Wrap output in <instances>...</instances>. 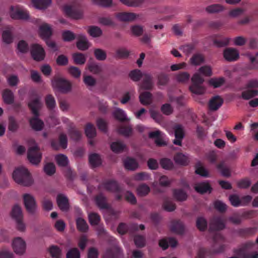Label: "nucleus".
<instances>
[{
	"label": "nucleus",
	"mask_w": 258,
	"mask_h": 258,
	"mask_svg": "<svg viewBox=\"0 0 258 258\" xmlns=\"http://www.w3.org/2000/svg\"><path fill=\"white\" fill-rule=\"evenodd\" d=\"M225 220L222 217H216L212 221L210 229L211 231L222 230L225 228Z\"/></svg>",
	"instance_id": "nucleus-14"
},
{
	"label": "nucleus",
	"mask_w": 258,
	"mask_h": 258,
	"mask_svg": "<svg viewBox=\"0 0 258 258\" xmlns=\"http://www.w3.org/2000/svg\"><path fill=\"white\" fill-rule=\"evenodd\" d=\"M120 2L128 7H136L141 6L144 0H119Z\"/></svg>",
	"instance_id": "nucleus-46"
},
{
	"label": "nucleus",
	"mask_w": 258,
	"mask_h": 258,
	"mask_svg": "<svg viewBox=\"0 0 258 258\" xmlns=\"http://www.w3.org/2000/svg\"><path fill=\"white\" fill-rule=\"evenodd\" d=\"M89 160L90 165L93 167L99 166L102 162L100 156L96 153L91 154L89 157Z\"/></svg>",
	"instance_id": "nucleus-28"
},
{
	"label": "nucleus",
	"mask_w": 258,
	"mask_h": 258,
	"mask_svg": "<svg viewBox=\"0 0 258 258\" xmlns=\"http://www.w3.org/2000/svg\"><path fill=\"white\" fill-rule=\"evenodd\" d=\"M149 177V176L148 174L141 172L138 174H136L133 177V178L129 181H127V184L130 186H134V184H132V180H144L146 179H148Z\"/></svg>",
	"instance_id": "nucleus-38"
},
{
	"label": "nucleus",
	"mask_w": 258,
	"mask_h": 258,
	"mask_svg": "<svg viewBox=\"0 0 258 258\" xmlns=\"http://www.w3.org/2000/svg\"><path fill=\"white\" fill-rule=\"evenodd\" d=\"M165 127L169 134L174 135L175 139L173 141V143L181 145L182 140L184 137L183 127L180 124L173 125L171 123H169Z\"/></svg>",
	"instance_id": "nucleus-5"
},
{
	"label": "nucleus",
	"mask_w": 258,
	"mask_h": 258,
	"mask_svg": "<svg viewBox=\"0 0 258 258\" xmlns=\"http://www.w3.org/2000/svg\"><path fill=\"white\" fill-rule=\"evenodd\" d=\"M46 104L47 107L50 109L54 108L56 106L55 101L53 96L48 95L45 99Z\"/></svg>",
	"instance_id": "nucleus-61"
},
{
	"label": "nucleus",
	"mask_w": 258,
	"mask_h": 258,
	"mask_svg": "<svg viewBox=\"0 0 258 258\" xmlns=\"http://www.w3.org/2000/svg\"><path fill=\"white\" fill-rule=\"evenodd\" d=\"M39 34L43 39H48L52 34L51 27L46 23L42 24L39 28Z\"/></svg>",
	"instance_id": "nucleus-15"
},
{
	"label": "nucleus",
	"mask_w": 258,
	"mask_h": 258,
	"mask_svg": "<svg viewBox=\"0 0 258 258\" xmlns=\"http://www.w3.org/2000/svg\"><path fill=\"white\" fill-rule=\"evenodd\" d=\"M159 246L163 248V249H166L169 245L172 247H175L177 244L176 240L173 238H170L168 239H162L159 241Z\"/></svg>",
	"instance_id": "nucleus-23"
},
{
	"label": "nucleus",
	"mask_w": 258,
	"mask_h": 258,
	"mask_svg": "<svg viewBox=\"0 0 258 258\" xmlns=\"http://www.w3.org/2000/svg\"><path fill=\"white\" fill-rule=\"evenodd\" d=\"M114 250H116L120 253L121 252L120 249L117 246H115L113 249H108L105 251L103 257L104 258H115L117 256V254L114 253Z\"/></svg>",
	"instance_id": "nucleus-40"
},
{
	"label": "nucleus",
	"mask_w": 258,
	"mask_h": 258,
	"mask_svg": "<svg viewBox=\"0 0 258 258\" xmlns=\"http://www.w3.org/2000/svg\"><path fill=\"white\" fill-rule=\"evenodd\" d=\"M3 97L6 103L12 104L14 101L13 93L9 89L4 90L3 94Z\"/></svg>",
	"instance_id": "nucleus-36"
},
{
	"label": "nucleus",
	"mask_w": 258,
	"mask_h": 258,
	"mask_svg": "<svg viewBox=\"0 0 258 258\" xmlns=\"http://www.w3.org/2000/svg\"><path fill=\"white\" fill-rule=\"evenodd\" d=\"M14 251L17 254H23L26 248V244L25 240L20 237L15 238L12 243Z\"/></svg>",
	"instance_id": "nucleus-10"
},
{
	"label": "nucleus",
	"mask_w": 258,
	"mask_h": 258,
	"mask_svg": "<svg viewBox=\"0 0 258 258\" xmlns=\"http://www.w3.org/2000/svg\"><path fill=\"white\" fill-rule=\"evenodd\" d=\"M224 58L228 61H235L239 57L238 50L233 48H228L223 52Z\"/></svg>",
	"instance_id": "nucleus-13"
},
{
	"label": "nucleus",
	"mask_w": 258,
	"mask_h": 258,
	"mask_svg": "<svg viewBox=\"0 0 258 258\" xmlns=\"http://www.w3.org/2000/svg\"><path fill=\"white\" fill-rule=\"evenodd\" d=\"M67 258H80V253L77 248H73L69 250L67 254Z\"/></svg>",
	"instance_id": "nucleus-57"
},
{
	"label": "nucleus",
	"mask_w": 258,
	"mask_h": 258,
	"mask_svg": "<svg viewBox=\"0 0 258 258\" xmlns=\"http://www.w3.org/2000/svg\"><path fill=\"white\" fill-rule=\"evenodd\" d=\"M13 178L17 183L26 186L31 185L33 182L29 172L24 166L15 169L13 173Z\"/></svg>",
	"instance_id": "nucleus-3"
},
{
	"label": "nucleus",
	"mask_w": 258,
	"mask_h": 258,
	"mask_svg": "<svg viewBox=\"0 0 258 258\" xmlns=\"http://www.w3.org/2000/svg\"><path fill=\"white\" fill-rule=\"evenodd\" d=\"M124 165L126 169L130 170L136 169L138 167L137 162L133 158H127L124 161Z\"/></svg>",
	"instance_id": "nucleus-29"
},
{
	"label": "nucleus",
	"mask_w": 258,
	"mask_h": 258,
	"mask_svg": "<svg viewBox=\"0 0 258 258\" xmlns=\"http://www.w3.org/2000/svg\"><path fill=\"white\" fill-rule=\"evenodd\" d=\"M96 204L97 206L101 209H105L107 208V205L106 202L105 197L100 194L98 195L95 199Z\"/></svg>",
	"instance_id": "nucleus-39"
},
{
	"label": "nucleus",
	"mask_w": 258,
	"mask_h": 258,
	"mask_svg": "<svg viewBox=\"0 0 258 258\" xmlns=\"http://www.w3.org/2000/svg\"><path fill=\"white\" fill-rule=\"evenodd\" d=\"M194 46L192 44H186L180 47L179 49L185 54H190L194 49Z\"/></svg>",
	"instance_id": "nucleus-63"
},
{
	"label": "nucleus",
	"mask_w": 258,
	"mask_h": 258,
	"mask_svg": "<svg viewBox=\"0 0 258 258\" xmlns=\"http://www.w3.org/2000/svg\"><path fill=\"white\" fill-rule=\"evenodd\" d=\"M17 48L19 52L24 53L28 51V47L27 43L23 41H20L17 45Z\"/></svg>",
	"instance_id": "nucleus-64"
},
{
	"label": "nucleus",
	"mask_w": 258,
	"mask_h": 258,
	"mask_svg": "<svg viewBox=\"0 0 258 258\" xmlns=\"http://www.w3.org/2000/svg\"><path fill=\"white\" fill-rule=\"evenodd\" d=\"M104 186L106 189L112 192H116L119 190L117 183L114 181H110L106 182Z\"/></svg>",
	"instance_id": "nucleus-47"
},
{
	"label": "nucleus",
	"mask_w": 258,
	"mask_h": 258,
	"mask_svg": "<svg viewBox=\"0 0 258 258\" xmlns=\"http://www.w3.org/2000/svg\"><path fill=\"white\" fill-rule=\"evenodd\" d=\"M217 168L220 170L223 176L228 177L230 175V171L225 166L224 162H221L217 166Z\"/></svg>",
	"instance_id": "nucleus-52"
},
{
	"label": "nucleus",
	"mask_w": 258,
	"mask_h": 258,
	"mask_svg": "<svg viewBox=\"0 0 258 258\" xmlns=\"http://www.w3.org/2000/svg\"><path fill=\"white\" fill-rule=\"evenodd\" d=\"M197 226L201 231L206 229L207 226L206 219L202 217H199L197 220Z\"/></svg>",
	"instance_id": "nucleus-55"
},
{
	"label": "nucleus",
	"mask_w": 258,
	"mask_h": 258,
	"mask_svg": "<svg viewBox=\"0 0 258 258\" xmlns=\"http://www.w3.org/2000/svg\"><path fill=\"white\" fill-rule=\"evenodd\" d=\"M63 11L68 16L75 19H79L82 17L81 12L76 10L70 6L66 5L64 6Z\"/></svg>",
	"instance_id": "nucleus-16"
},
{
	"label": "nucleus",
	"mask_w": 258,
	"mask_h": 258,
	"mask_svg": "<svg viewBox=\"0 0 258 258\" xmlns=\"http://www.w3.org/2000/svg\"><path fill=\"white\" fill-rule=\"evenodd\" d=\"M73 58L74 62L77 64H84L86 60L85 56L82 53H75L73 55Z\"/></svg>",
	"instance_id": "nucleus-49"
},
{
	"label": "nucleus",
	"mask_w": 258,
	"mask_h": 258,
	"mask_svg": "<svg viewBox=\"0 0 258 258\" xmlns=\"http://www.w3.org/2000/svg\"><path fill=\"white\" fill-rule=\"evenodd\" d=\"M139 98L141 103L143 105L150 104L152 102V95L148 92L141 93Z\"/></svg>",
	"instance_id": "nucleus-34"
},
{
	"label": "nucleus",
	"mask_w": 258,
	"mask_h": 258,
	"mask_svg": "<svg viewBox=\"0 0 258 258\" xmlns=\"http://www.w3.org/2000/svg\"><path fill=\"white\" fill-rule=\"evenodd\" d=\"M32 5L36 9L44 10L51 4V0H31Z\"/></svg>",
	"instance_id": "nucleus-21"
},
{
	"label": "nucleus",
	"mask_w": 258,
	"mask_h": 258,
	"mask_svg": "<svg viewBox=\"0 0 258 258\" xmlns=\"http://www.w3.org/2000/svg\"><path fill=\"white\" fill-rule=\"evenodd\" d=\"M10 15L14 19L27 20L29 19V15L27 11L20 6H11Z\"/></svg>",
	"instance_id": "nucleus-7"
},
{
	"label": "nucleus",
	"mask_w": 258,
	"mask_h": 258,
	"mask_svg": "<svg viewBox=\"0 0 258 258\" xmlns=\"http://www.w3.org/2000/svg\"><path fill=\"white\" fill-rule=\"evenodd\" d=\"M14 28L13 27L9 26L6 27L2 33V40L6 44H10L14 40L13 33Z\"/></svg>",
	"instance_id": "nucleus-12"
},
{
	"label": "nucleus",
	"mask_w": 258,
	"mask_h": 258,
	"mask_svg": "<svg viewBox=\"0 0 258 258\" xmlns=\"http://www.w3.org/2000/svg\"><path fill=\"white\" fill-rule=\"evenodd\" d=\"M51 146L55 150H58L59 147L66 149L68 146V140L67 137L64 134H61L59 136V144L56 145L54 142L51 143Z\"/></svg>",
	"instance_id": "nucleus-27"
},
{
	"label": "nucleus",
	"mask_w": 258,
	"mask_h": 258,
	"mask_svg": "<svg viewBox=\"0 0 258 258\" xmlns=\"http://www.w3.org/2000/svg\"><path fill=\"white\" fill-rule=\"evenodd\" d=\"M174 160L177 164L185 166L189 162V158L187 154L178 153L174 156Z\"/></svg>",
	"instance_id": "nucleus-20"
},
{
	"label": "nucleus",
	"mask_w": 258,
	"mask_h": 258,
	"mask_svg": "<svg viewBox=\"0 0 258 258\" xmlns=\"http://www.w3.org/2000/svg\"><path fill=\"white\" fill-rule=\"evenodd\" d=\"M111 150L116 153L122 152L126 148L125 145L122 142L117 141L113 142L110 146Z\"/></svg>",
	"instance_id": "nucleus-32"
},
{
	"label": "nucleus",
	"mask_w": 258,
	"mask_h": 258,
	"mask_svg": "<svg viewBox=\"0 0 258 258\" xmlns=\"http://www.w3.org/2000/svg\"><path fill=\"white\" fill-rule=\"evenodd\" d=\"M258 94V91L256 90H247L243 91L242 93V97L244 99H249Z\"/></svg>",
	"instance_id": "nucleus-51"
},
{
	"label": "nucleus",
	"mask_w": 258,
	"mask_h": 258,
	"mask_svg": "<svg viewBox=\"0 0 258 258\" xmlns=\"http://www.w3.org/2000/svg\"><path fill=\"white\" fill-rule=\"evenodd\" d=\"M40 98L37 96L31 97V101L28 104L29 107L31 109L34 117L30 120L31 127L36 131H40L43 127V122L38 118V110L41 106Z\"/></svg>",
	"instance_id": "nucleus-2"
},
{
	"label": "nucleus",
	"mask_w": 258,
	"mask_h": 258,
	"mask_svg": "<svg viewBox=\"0 0 258 258\" xmlns=\"http://www.w3.org/2000/svg\"><path fill=\"white\" fill-rule=\"evenodd\" d=\"M170 230L175 233L182 234L184 231V226L179 221H173L170 225Z\"/></svg>",
	"instance_id": "nucleus-25"
},
{
	"label": "nucleus",
	"mask_w": 258,
	"mask_h": 258,
	"mask_svg": "<svg viewBox=\"0 0 258 258\" xmlns=\"http://www.w3.org/2000/svg\"><path fill=\"white\" fill-rule=\"evenodd\" d=\"M31 53L33 59L36 61L43 60L45 56L43 48L37 44H34L32 45Z\"/></svg>",
	"instance_id": "nucleus-11"
},
{
	"label": "nucleus",
	"mask_w": 258,
	"mask_h": 258,
	"mask_svg": "<svg viewBox=\"0 0 258 258\" xmlns=\"http://www.w3.org/2000/svg\"><path fill=\"white\" fill-rule=\"evenodd\" d=\"M205 61L204 56L200 53L194 54L189 59V63L194 66H198L201 65Z\"/></svg>",
	"instance_id": "nucleus-24"
},
{
	"label": "nucleus",
	"mask_w": 258,
	"mask_h": 258,
	"mask_svg": "<svg viewBox=\"0 0 258 258\" xmlns=\"http://www.w3.org/2000/svg\"><path fill=\"white\" fill-rule=\"evenodd\" d=\"M52 86L54 90L62 93H68L71 90L70 82L63 79H57L52 81Z\"/></svg>",
	"instance_id": "nucleus-8"
},
{
	"label": "nucleus",
	"mask_w": 258,
	"mask_h": 258,
	"mask_svg": "<svg viewBox=\"0 0 258 258\" xmlns=\"http://www.w3.org/2000/svg\"><path fill=\"white\" fill-rule=\"evenodd\" d=\"M24 204L27 211L30 214H35L37 211V204L34 196L28 193L23 195Z\"/></svg>",
	"instance_id": "nucleus-9"
},
{
	"label": "nucleus",
	"mask_w": 258,
	"mask_h": 258,
	"mask_svg": "<svg viewBox=\"0 0 258 258\" xmlns=\"http://www.w3.org/2000/svg\"><path fill=\"white\" fill-rule=\"evenodd\" d=\"M88 218L90 223L92 225H97L100 219L99 216L95 213H91L89 214Z\"/></svg>",
	"instance_id": "nucleus-54"
},
{
	"label": "nucleus",
	"mask_w": 258,
	"mask_h": 258,
	"mask_svg": "<svg viewBox=\"0 0 258 258\" xmlns=\"http://www.w3.org/2000/svg\"><path fill=\"white\" fill-rule=\"evenodd\" d=\"M77 38L78 39L77 46L79 49L84 50L89 47L90 43L85 35L82 34H79Z\"/></svg>",
	"instance_id": "nucleus-17"
},
{
	"label": "nucleus",
	"mask_w": 258,
	"mask_h": 258,
	"mask_svg": "<svg viewBox=\"0 0 258 258\" xmlns=\"http://www.w3.org/2000/svg\"><path fill=\"white\" fill-rule=\"evenodd\" d=\"M130 77L133 80L136 81L139 80L142 77L143 81L141 87L143 89H150L153 86L151 76L148 74H142L140 70H135L132 71L130 74Z\"/></svg>",
	"instance_id": "nucleus-4"
},
{
	"label": "nucleus",
	"mask_w": 258,
	"mask_h": 258,
	"mask_svg": "<svg viewBox=\"0 0 258 258\" xmlns=\"http://www.w3.org/2000/svg\"><path fill=\"white\" fill-rule=\"evenodd\" d=\"M223 100L219 96L213 97L209 101V106L211 110H217L223 104Z\"/></svg>",
	"instance_id": "nucleus-19"
},
{
	"label": "nucleus",
	"mask_w": 258,
	"mask_h": 258,
	"mask_svg": "<svg viewBox=\"0 0 258 258\" xmlns=\"http://www.w3.org/2000/svg\"><path fill=\"white\" fill-rule=\"evenodd\" d=\"M231 205L234 207L241 206V201L236 195H232L229 197Z\"/></svg>",
	"instance_id": "nucleus-60"
},
{
	"label": "nucleus",
	"mask_w": 258,
	"mask_h": 258,
	"mask_svg": "<svg viewBox=\"0 0 258 258\" xmlns=\"http://www.w3.org/2000/svg\"><path fill=\"white\" fill-rule=\"evenodd\" d=\"M225 81L223 77L212 78L209 80L208 83L210 86L214 88H219L224 84Z\"/></svg>",
	"instance_id": "nucleus-31"
},
{
	"label": "nucleus",
	"mask_w": 258,
	"mask_h": 258,
	"mask_svg": "<svg viewBox=\"0 0 258 258\" xmlns=\"http://www.w3.org/2000/svg\"><path fill=\"white\" fill-rule=\"evenodd\" d=\"M76 223L77 228L80 231L82 232H86L88 230V225L85 220L83 218L80 217L77 218L76 220Z\"/></svg>",
	"instance_id": "nucleus-43"
},
{
	"label": "nucleus",
	"mask_w": 258,
	"mask_h": 258,
	"mask_svg": "<svg viewBox=\"0 0 258 258\" xmlns=\"http://www.w3.org/2000/svg\"><path fill=\"white\" fill-rule=\"evenodd\" d=\"M223 10V7L219 4H214L207 7L206 9L207 12L214 13L220 12Z\"/></svg>",
	"instance_id": "nucleus-50"
},
{
	"label": "nucleus",
	"mask_w": 258,
	"mask_h": 258,
	"mask_svg": "<svg viewBox=\"0 0 258 258\" xmlns=\"http://www.w3.org/2000/svg\"><path fill=\"white\" fill-rule=\"evenodd\" d=\"M135 92L134 90H131L128 92H125L123 95V98L120 101L121 103L125 104L132 97L135 96Z\"/></svg>",
	"instance_id": "nucleus-62"
},
{
	"label": "nucleus",
	"mask_w": 258,
	"mask_h": 258,
	"mask_svg": "<svg viewBox=\"0 0 258 258\" xmlns=\"http://www.w3.org/2000/svg\"><path fill=\"white\" fill-rule=\"evenodd\" d=\"M129 55V51L125 48H121L116 51L115 56L119 58H126Z\"/></svg>",
	"instance_id": "nucleus-53"
},
{
	"label": "nucleus",
	"mask_w": 258,
	"mask_h": 258,
	"mask_svg": "<svg viewBox=\"0 0 258 258\" xmlns=\"http://www.w3.org/2000/svg\"><path fill=\"white\" fill-rule=\"evenodd\" d=\"M55 160L60 166H66L69 163L68 157L63 154H58L55 156Z\"/></svg>",
	"instance_id": "nucleus-44"
},
{
	"label": "nucleus",
	"mask_w": 258,
	"mask_h": 258,
	"mask_svg": "<svg viewBox=\"0 0 258 258\" xmlns=\"http://www.w3.org/2000/svg\"><path fill=\"white\" fill-rule=\"evenodd\" d=\"M150 187L145 184L140 185L137 189L138 195L140 196H145L150 191Z\"/></svg>",
	"instance_id": "nucleus-48"
},
{
	"label": "nucleus",
	"mask_w": 258,
	"mask_h": 258,
	"mask_svg": "<svg viewBox=\"0 0 258 258\" xmlns=\"http://www.w3.org/2000/svg\"><path fill=\"white\" fill-rule=\"evenodd\" d=\"M58 206L62 211H67L69 208V203L67 197L63 195H59L57 197Z\"/></svg>",
	"instance_id": "nucleus-22"
},
{
	"label": "nucleus",
	"mask_w": 258,
	"mask_h": 258,
	"mask_svg": "<svg viewBox=\"0 0 258 258\" xmlns=\"http://www.w3.org/2000/svg\"><path fill=\"white\" fill-rule=\"evenodd\" d=\"M175 79L177 82L184 83L189 80V74L185 72H181L176 75Z\"/></svg>",
	"instance_id": "nucleus-42"
},
{
	"label": "nucleus",
	"mask_w": 258,
	"mask_h": 258,
	"mask_svg": "<svg viewBox=\"0 0 258 258\" xmlns=\"http://www.w3.org/2000/svg\"><path fill=\"white\" fill-rule=\"evenodd\" d=\"M30 145L28 151V158L31 163L34 165L38 164L41 159V154L39 151V148L35 141L31 140L30 142Z\"/></svg>",
	"instance_id": "nucleus-6"
},
{
	"label": "nucleus",
	"mask_w": 258,
	"mask_h": 258,
	"mask_svg": "<svg viewBox=\"0 0 258 258\" xmlns=\"http://www.w3.org/2000/svg\"><path fill=\"white\" fill-rule=\"evenodd\" d=\"M195 190L199 193L204 194L207 192H210L211 188L208 182H200L195 185Z\"/></svg>",
	"instance_id": "nucleus-26"
},
{
	"label": "nucleus",
	"mask_w": 258,
	"mask_h": 258,
	"mask_svg": "<svg viewBox=\"0 0 258 258\" xmlns=\"http://www.w3.org/2000/svg\"><path fill=\"white\" fill-rule=\"evenodd\" d=\"M113 115L115 118L120 121L129 120L126 116L125 111L118 108H116L115 109L113 112Z\"/></svg>",
	"instance_id": "nucleus-30"
},
{
	"label": "nucleus",
	"mask_w": 258,
	"mask_h": 258,
	"mask_svg": "<svg viewBox=\"0 0 258 258\" xmlns=\"http://www.w3.org/2000/svg\"><path fill=\"white\" fill-rule=\"evenodd\" d=\"M138 15L134 13L121 12L116 15V18L121 21L129 22L136 19Z\"/></svg>",
	"instance_id": "nucleus-18"
},
{
	"label": "nucleus",
	"mask_w": 258,
	"mask_h": 258,
	"mask_svg": "<svg viewBox=\"0 0 258 258\" xmlns=\"http://www.w3.org/2000/svg\"><path fill=\"white\" fill-rule=\"evenodd\" d=\"M11 216L14 220L23 219V214L21 208L17 205H15L12 210Z\"/></svg>",
	"instance_id": "nucleus-33"
},
{
	"label": "nucleus",
	"mask_w": 258,
	"mask_h": 258,
	"mask_svg": "<svg viewBox=\"0 0 258 258\" xmlns=\"http://www.w3.org/2000/svg\"><path fill=\"white\" fill-rule=\"evenodd\" d=\"M94 55L96 58L99 60H104L106 58L105 52L101 49H96L94 50Z\"/></svg>",
	"instance_id": "nucleus-58"
},
{
	"label": "nucleus",
	"mask_w": 258,
	"mask_h": 258,
	"mask_svg": "<svg viewBox=\"0 0 258 258\" xmlns=\"http://www.w3.org/2000/svg\"><path fill=\"white\" fill-rule=\"evenodd\" d=\"M175 199L179 201H183L187 199V194L182 189H175L173 191Z\"/></svg>",
	"instance_id": "nucleus-37"
},
{
	"label": "nucleus",
	"mask_w": 258,
	"mask_h": 258,
	"mask_svg": "<svg viewBox=\"0 0 258 258\" xmlns=\"http://www.w3.org/2000/svg\"><path fill=\"white\" fill-rule=\"evenodd\" d=\"M88 33L93 37H97L101 35L102 32L100 28L97 26H90L87 30Z\"/></svg>",
	"instance_id": "nucleus-41"
},
{
	"label": "nucleus",
	"mask_w": 258,
	"mask_h": 258,
	"mask_svg": "<svg viewBox=\"0 0 258 258\" xmlns=\"http://www.w3.org/2000/svg\"><path fill=\"white\" fill-rule=\"evenodd\" d=\"M44 170L46 174L51 175L54 173L55 167L53 163H47L44 166Z\"/></svg>",
	"instance_id": "nucleus-59"
},
{
	"label": "nucleus",
	"mask_w": 258,
	"mask_h": 258,
	"mask_svg": "<svg viewBox=\"0 0 258 258\" xmlns=\"http://www.w3.org/2000/svg\"><path fill=\"white\" fill-rule=\"evenodd\" d=\"M85 134L88 138H93L96 135V128L94 126L90 123L87 124L85 129Z\"/></svg>",
	"instance_id": "nucleus-35"
},
{
	"label": "nucleus",
	"mask_w": 258,
	"mask_h": 258,
	"mask_svg": "<svg viewBox=\"0 0 258 258\" xmlns=\"http://www.w3.org/2000/svg\"><path fill=\"white\" fill-rule=\"evenodd\" d=\"M196 173L202 176H208L209 173L207 170L202 165L200 162L197 163L196 165Z\"/></svg>",
	"instance_id": "nucleus-45"
},
{
	"label": "nucleus",
	"mask_w": 258,
	"mask_h": 258,
	"mask_svg": "<svg viewBox=\"0 0 258 258\" xmlns=\"http://www.w3.org/2000/svg\"><path fill=\"white\" fill-rule=\"evenodd\" d=\"M161 166L165 169H171L173 167L172 161L168 159H163L160 161Z\"/></svg>",
	"instance_id": "nucleus-56"
},
{
	"label": "nucleus",
	"mask_w": 258,
	"mask_h": 258,
	"mask_svg": "<svg viewBox=\"0 0 258 258\" xmlns=\"http://www.w3.org/2000/svg\"><path fill=\"white\" fill-rule=\"evenodd\" d=\"M212 75V70L210 66L205 65L200 67L191 78L192 84L189 87L190 91L195 94H204L206 91V88L202 85L205 81L203 76L209 77Z\"/></svg>",
	"instance_id": "nucleus-1"
}]
</instances>
